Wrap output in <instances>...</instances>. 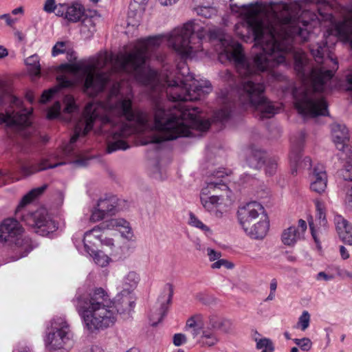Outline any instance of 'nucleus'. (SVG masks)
I'll use <instances>...</instances> for the list:
<instances>
[{
  "mask_svg": "<svg viewBox=\"0 0 352 352\" xmlns=\"http://www.w3.org/2000/svg\"><path fill=\"white\" fill-rule=\"evenodd\" d=\"M201 315H195L186 321L185 327L186 331H188L192 337H195L199 333V331L204 327L201 324Z\"/></svg>",
  "mask_w": 352,
  "mask_h": 352,
  "instance_id": "24",
  "label": "nucleus"
},
{
  "mask_svg": "<svg viewBox=\"0 0 352 352\" xmlns=\"http://www.w3.org/2000/svg\"><path fill=\"white\" fill-rule=\"evenodd\" d=\"M81 352H104L103 348L99 345L94 344L86 346Z\"/></svg>",
  "mask_w": 352,
  "mask_h": 352,
  "instance_id": "43",
  "label": "nucleus"
},
{
  "mask_svg": "<svg viewBox=\"0 0 352 352\" xmlns=\"http://www.w3.org/2000/svg\"><path fill=\"white\" fill-rule=\"evenodd\" d=\"M80 31L85 38H90L96 32L94 20L92 17L85 15L80 21Z\"/></svg>",
  "mask_w": 352,
  "mask_h": 352,
  "instance_id": "23",
  "label": "nucleus"
},
{
  "mask_svg": "<svg viewBox=\"0 0 352 352\" xmlns=\"http://www.w3.org/2000/svg\"><path fill=\"white\" fill-rule=\"evenodd\" d=\"M294 342L298 346L302 351H307L311 349L312 342L309 338H303L301 339L295 338Z\"/></svg>",
  "mask_w": 352,
  "mask_h": 352,
  "instance_id": "33",
  "label": "nucleus"
},
{
  "mask_svg": "<svg viewBox=\"0 0 352 352\" xmlns=\"http://www.w3.org/2000/svg\"><path fill=\"white\" fill-rule=\"evenodd\" d=\"M52 157H57L56 155H52L47 158H43L36 164H23L21 166V171L25 176H30L36 173L47 170L48 168H54L58 166L66 164L65 162H60L52 164L50 160Z\"/></svg>",
  "mask_w": 352,
  "mask_h": 352,
  "instance_id": "14",
  "label": "nucleus"
},
{
  "mask_svg": "<svg viewBox=\"0 0 352 352\" xmlns=\"http://www.w3.org/2000/svg\"><path fill=\"white\" fill-rule=\"evenodd\" d=\"M58 9L56 15L63 17L72 23L80 21L85 15L84 6L78 2L72 4H59Z\"/></svg>",
  "mask_w": 352,
  "mask_h": 352,
  "instance_id": "11",
  "label": "nucleus"
},
{
  "mask_svg": "<svg viewBox=\"0 0 352 352\" xmlns=\"http://www.w3.org/2000/svg\"><path fill=\"white\" fill-rule=\"evenodd\" d=\"M148 0H133V3H137L140 6L145 5Z\"/></svg>",
  "mask_w": 352,
  "mask_h": 352,
  "instance_id": "61",
  "label": "nucleus"
},
{
  "mask_svg": "<svg viewBox=\"0 0 352 352\" xmlns=\"http://www.w3.org/2000/svg\"><path fill=\"white\" fill-rule=\"evenodd\" d=\"M104 230L107 229L103 228V223H102L84 234L82 242L87 254H91L95 252V249L98 248L100 237L102 236V231Z\"/></svg>",
  "mask_w": 352,
  "mask_h": 352,
  "instance_id": "15",
  "label": "nucleus"
},
{
  "mask_svg": "<svg viewBox=\"0 0 352 352\" xmlns=\"http://www.w3.org/2000/svg\"><path fill=\"white\" fill-rule=\"evenodd\" d=\"M222 74H223V76H222V78H223L225 80H232L233 75L230 71L226 70L225 72H222Z\"/></svg>",
  "mask_w": 352,
  "mask_h": 352,
  "instance_id": "53",
  "label": "nucleus"
},
{
  "mask_svg": "<svg viewBox=\"0 0 352 352\" xmlns=\"http://www.w3.org/2000/svg\"><path fill=\"white\" fill-rule=\"evenodd\" d=\"M12 102L16 106H19L21 104L20 100L15 96L12 97Z\"/></svg>",
  "mask_w": 352,
  "mask_h": 352,
  "instance_id": "59",
  "label": "nucleus"
},
{
  "mask_svg": "<svg viewBox=\"0 0 352 352\" xmlns=\"http://www.w3.org/2000/svg\"><path fill=\"white\" fill-rule=\"evenodd\" d=\"M103 228L107 230L116 228L119 230L123 237L128 240H131L133 237L129 223L123 219H111L103 222Z\"/></svg>",
  "mask_w": 352,
  "mask_h": 352,
  "instance_id": "17",
  "label": "nucleus"
},
{
  "mask_svg": "<svg viewBox=\"0 0 352 352\" xmlns=\"http://www.w3.org/2000/svg\"><path fill=\"white\" fill-rule=\"evenodd\" d=\"M118 298V302H113L103 289L97 288L87 295L77 294L72 302L84 328L94 333L113 326L118 314L129 313L134 308L135 299L131 293L122 292Z\"/></svg>",
  "mask_w": 352,
  "mask_h": 352,
  "instance_id": "2",
  "label": "nucleus"
},
{
  "mask_svg": "<svg viewBox=\"0 0 352 352\" xmlns=\"http://www.w3.org/2000/svg\"><path fill=\"white\" fill-rule=\"evenodd\" d=\"M0 19H4L9 26H12L16 21V19H12L9 14L0 15Z\"/></svg>",
  "mask_w": 352,
  "mask_h": 352,
  "instance_id": "48",
  "label": "nucleus"
},
{
  "mask_svg": "<svg viewBox=\"0 0 352 352\" xmlns=\"http://www.w3.org/2000/svg\"><path fill=\"white\" fill-rule=\"evenodd\" d=\"M331 135L337 149L344 155L345 163L342 169V176L345 180L352 181V146H349V130L344 124L333 123L331 126Z\"/></svg>",
  "mask_w": 352,
  "mask_h": 352,
  "instance_id": "7",
  "label": "nucleus"
},
{
  "mask_svg": "<svg viewBox=\"0 0 352 352\" xmlns=\"http://www.w3.org/2000/svg\"><path fill=\"white\" fill-rule=\"evenodd\" d=\"M277 169V161L274 158H270L267 161L265 172L269 175H273Z\"/></svg>",
  "mask_w": 352,
  "mask_h": 352,
  "instance_id": "35",
  "label": "nucleus"
},
{
  "mask_svg": "<svg viewBox=\"0 0 352 352\" xmlns=\"http://www.w3.org/2000/svg\"><path fill=\"white\" fill-rule=\"evenodd\" d=\"M301 146H293L290 154L289 161L292 166L295 167V171H297V168H310L311 166V160L309 157H305L303 160H301Z\"/></svg>",
  "mask_w": 352,
  "mask_h": 352,
  "instance_id": "18",
  "label": "nucleus"
},
{
  "mask_svg": "<svg viewBox=\"0 0 352 352\" xmlns=\"http://www.w3.org/2000/svg\"><path fill=\"white\" fill-rule=\"evenodd\" d=\"M301 239V232H298L296 226H290L284 230L281 236L282 242L288 246L294 245Z\"/></svg>",
  "mask_w": 352,
  "mask_h": 352,
  "instance_id": "21",
  "label": "nucleus"
},
{
  "mask_svg": "<svg viewBox=\"0 0 352 352\" xmlns=\"http://www.w3.org/2000/svg\"><path fill=\"white\" fill-rule=\"evenodd\" d=\"M237 217L244 232L252 239H263L270 223L265 208L258 202L251 201L239 208Z\"/></svg>",
  "mask_w": 352,
  "mask_h": 352,
  "instance_id": "4",
  "label": "nucleus"
},
{
  "mask_svg": "<svg viewBox=\"0 0 352 352\" xmlns=\"http://www.w3.org/2000/svg\"><path fill=\"white\" fill-rule=\"evenodd\" d=\"M58 6L56 4L55 0H46L43 6V10L47 13L57 12Z\"/></svg>",
  "mask_w": 352,
  "mask_h": 352,
  "instance_id": "38",
  "label": "nucleus"
},
{
  "mask_svg": "<svg viewBox=\"0 0 352 352\" xmlns=\"http://www.w3.org/2000/svg\"><path fill=\"white\" fill-rule=\"evenodd\" d=\"M223 265L229 267V266L228 265V261L226 260L219 259L217 261L212 263L211 267L212 269H219Z\"/></svg>",
  "mask_w": 352,
  "mask_h": 352,
  "instance_id": "49",
  "label": "nucleus"
},
{
  "mask_svg": "<svg viewBox=\"0 0 352 352\" xmlns=\"http://www.w3.org/2000/svg\"><path fill=\"white\" fill-rule=\"evenodd\" d=\"M133 14V12L131 11V12H129L128 13V18H129V21H128V23L129 24H132V25H136L137 23H133V21L131 20V14Z\"/></svg>",
  "mask_w": 352,
  "mask_h": 352,
  "instance_id": "64",
  "label": "nucleus"
},
{
  "mask_svg": "<svg viewBox=\"0 0 352 352\" xmlns=\"http://www.w3.org/2000/svg\"><path fill=\"white\" fill-rule=\"evenodd\" d=\"M334 223L340 239L345 243L352 245V226L341 215H336Z\"/></svg>",
  "mask_w": 352,
  "mask_h": 352,
  "instance_id": "16",
  "label": "nucleus"
},
{
  "mask_svg": "<svg viewBox=\"0 0 352 352\" xmlns=\"http://www.w3.org/2000/svg\"><path fill=\"white\" fill-rule=\"evenodd\" d=\"M310 322V315L307 311H304L298 318V326L302 331L306 330Z\"/></svg>",
  "mask_w": 352,
  "mask_h": 352,
  "instance_id": "32",
  "label": "nucleus"
},
{
  "mask_svg": "<svg viewBox=\"0 0 352 352\" xmlns=\"http://www.w3.org/2000/svg\"><path fill=\"white\" fill-rule=\"evenodd\" d=\"M275 297V292H270L269 296L267 297L266 300H272Z\"/></svg>",
  "mask_w": 352,
  "mask_h": 352,
  "instance_id": "63",
  "label": "nucleus"
},
{
  "mask_svg": "<svg viewBox=\"0 0 352 352\" xmlns=\"http://www.w3.org/2000/svg\"><path fill=\"white\" fill-rule=\"evenodd\" d=\"M316 208H317V211H318L317 215L320 220V223L324 225L326 223L325 214H324V212L322 211V209L321 208V205L319 202L316 203Z\"/></svg>",
  "mask_w": 352,
  "mask_h": 352,
  "instance_id": "45",
  "label": "nucleus"
},
{
  "mask_svg": "<svg viewBox=\"0 0 352 352\" xmlns=\"http://www.w3.org/2000/svg\"><path fill=\"white\" fill-rule=\"evenodd\" d=\"M26 99L30 102L32 103L34 101V96L32 92H28L25 96Z\"/></svg>",
  "mask_w": 352,
  "mask_h": 352,
  "instance_id": "57",
  "label": "nucleus"
},
{
  "mask_svg": "<svg viewBox=\"0 0 352 352\" xmlns=\"http://www.w3.org/2000/svg\"><path fill=\"white\" fill-rule=\"evenodd\" d=\"M296 228L298 229V232H301V236L303 238L304 233L307 229L306 222L302 219H300L298 221V226L296 227Z\"/></svg>",
  "mask_w": 352,
  "mask_h": 352,
  "instance_id": "50",
  "label": "nucleus"
},
{
  "mask_svg": "<svg viewBox=\"0 0 352 352\" xmlns=\"http://www.w3.org/2000/svg\"><path fill=\"white\" fill-rule=\"evenodd\" d=\"M346 89L352 92V71L346 76Z\"/></svg>",
  "mask_w": 352,
  "mask_h": 352,
  "instance_id": "51",
  "label": "nucleus"
},
{
  "mask_svg": "<svg viewBox=\"0 0 352 352\" xmlns=\"http://www.w3.org/2000/svg\"><path fill=\"white\" fill-rule=\"evenodd\" d=\"M32 109H24L19 111H7L0 113V124L5 123L6 126L19 129L31 124Z\"/></svg>",
  "mask_w": 352,
  "mask_h": 352,
  "instance_id": "10",
  "label": "nucleus"
},
{
  "mask_svg": "<svg viewBox=\"0 0 352 352\" xmlns=\"http://www.w3.org/2000/svg\"><path fill=\"white\" fill-rule=\"evenodd\" d=\"M8 55V52L6 47L0 45V59L3 58Z\"/></svg>",
  "mask_w": 352,
  "mask_h": 352,
  "instance_id": "54",
  "label": "nucleus"
},
{
  "mask_svg": "<svg viewBox=\"0 0 352 352\" xmlns=\"http://www.w3.org/2000/svg\"><path fill=\"white\" fill-rule=\"evenodd\" d=\"M309 226H310V229L311 230V234L313 236V238L314 239V241H316V243H318V238L316 235V233H315V231L314 230V227L312 226V223H309Z\"/></svg>",
  "mask_w": 352,
  "mask_h": 352,
  "instance_id": "58",
  "label": "nucleus"
},
{
  "mask_svg": "<svg viewBox=\"0 0 352 352\" xmlns=\"http://www.w3.org/2000/svg\"><path fill=\"white\" fill-rule=\"evenodd\" d=\"M277 287V282L276 279H272L270 283V292H275Z\"/></svg>",
  "mask_w": 352,
  "mask_h": 352,
  "instance_id": "55",
  "label": "nucleus"
},
{
  "mask_svg": "<svg viewBox=\"0 0 352 352\" xmlns=\"http://www.w3.org/2000/svg\"><path fill=\"white\" fill-rule=\"evenodd\" d=\"M336 277V274L331 273L329 270L320 272L317 274L316 279L317 280H323L324 281H331L333 280Z\"/></svg>",
  "mask_w": 352,
  "mask_h": 352,
  "instance_id": "36",
  "label": "nucleus"
},
{
  "mask_svg": "<svg viewBox=\"0 0 352 352\" xmlns=\"http://www.w3.org/2000/svg\"><path fill=\"white\" fill-rule=\"evenodd\" d=\"M187 342V337L185 334L179 333L173 336V343L176 346H182Z\"/></svg>",
  "mask_w": 352,
  "mask_h": 352,
  "instance_id": "37",
  "label": "nucleus"
},
{
  "mask_svg": "<svg viewBox=\"0 0 352 352\" xmlns=\"http://www.w3.org/2000/svg\"><path fill=\"white\" fill-rule=\"evenodd\" d=\"M89 255L93 257L96 264L100 267H105L109 264L110 260L109 257L102 251H98L97 249H95V252Z\"/></svg>",
  "mask_w": 352,
  "mask_h": 352,
  "instance_id": "30",
  "label": "nucleus"
},
{
  "mask_svg": "<svg viewBox=\"0 0 352 352\" xmlns=\"http://www.w3.org/2000/svg\"><path fill=\"white\" fill-rule=\"evenodd\" d=\"M106 216L107 215H105L98 207H96V208L93 210L91 214L90 221L92 222H97L105 218Z\"/></svg>",
  "mask_w": 352,
  "mask_h": 352,
  "instance_id": "39",
  "label": "nucleus"
},
{
  "mask_svg": "<svg viewBox=\"0 0 352 352\" xmlns=\"http://www.w3.org/2000/svg\"><path fill=\"white\" fill-rule=\"evenodd\" d=\"M23 228L14 219H7L0 226V241L14 243V251L19 254L15 260L27 256L33 249L30 238L21 236Z\"/></svg>",
  "mask_w": 352,
  "mask_h": 352,
  "instance_id": "6",
  "label": "nucleus"
},
{
  "mask_svg": "<svg viewBox=\"0 0 352 352\" xmlns=\"http://www.w3.org/2000/svg\"><path fill=\"white\" fill-rule=\"evenodd\" d=\"M60 107L59 102H55L52 107L49 109L47 118L48 119H54L58 118L60 116Z\"/></svg>",
  "mask_w": 352,
  "mask_h": 352,
  "instance_id": "34",
  "label": "nucleus"
},
{
  "mask_svg": "<svg viewBox=\"0 0 352 352\" xmlns=\"http://www.w3.org/2000/svg\"><path fill=\"white\" fill-rule=\"evenodd\" d=\"M46 188L47 185H43L31 190L23 196L15 212L16 217L21 218L36 234L43 236L56 230L58 227L56 222L50 218L44 208H40L34 212H25L24 207L41 195Z\"/></svg>",
  "mask_w": 352,
  "mask_h": 352,
  "instance_id": "3",
  "label": "nucleus"
},
{
  "mask_svg": "<svg viewBox=\"0 0 352 352\" xmlns=\"http://www.w3.org/2000/svg\"><path fill=\"white\" fill-rule=\"evenodd\" d=\"M47 331L45 339L47 352H68L73 333L67 320L62 316L54 317Z\"/></svg>",
  "mask_w": 352,
  "mask_h": 352,
  "instance_id": "5",
  "label": "nucleus"
},
{
  "mask_svg": "<svg viewBox=\"0 0 352 352\" xmlns=\"http://www.w3.org/2000/svg\"><path fill=\"white\" fill-rule=\"evenodd\" d=\"M248 155L247 162L250 167L258 169L264 164L265 153L263 151L251 147L248 150Z\"/></svg>",
  "mask_w": 352,
  "mask_h": 352,
  "instance_id": "19",
  "label": "nucleus"
},
{
  "mask_svg": "<svg viewBox=\"0 0 352 352\" xmlns=\"http://www.w3.org/2000/svg\"><path fill=\"white\" fill-rule=\"evenodd\" d=\"M197 14L206 19L212 18L217 15V10L211 6H199L195 9Z\"/></svg>",
  "mask_w": 352,
  "mask_h": 352,
  "instance_id": "29",
  "label": "nucleus"
},
{
  "mask_svg": "<svg viewBox=\"0 0 352 352\" xmlns=\"http://www.w3.org/2000/svg\"><path fill=\"white\" fill-rule=\"evenodd\" d=\"M65 42H58L52 48V56H56L59 54H63L65 52Z\"/></svg>",
  "mask_w": 352,
  "mask_h": 352,
  "instance_id": "40",
  "label": "nucleus"
},
{
  "mask_svg": "<svg viewBox=\"0 0 352 352\" xmlns=\"http://www.w3.org/2000/svg\"><path fill=\"white\" fill-rule=\"evenodd\" d=\"M140 280V276L135 272H129L122 280L124 293H131L138 286Z\"/></svg>",
  "mask_w": 352,
  "mask_h": 352,
  "instance_id": "22",
  "label": "nucleus"
},
{
  "mask_svg": "<svg viewBox=\"0 0 352 352\" xmlns=\"http://www.w3.org/2000/svg\"><path fill=\"white\" fill-rule=\"evenodd\" d=\"M217 189H221L226 191V196L228 197H230V191L229 190L227 185L223 183L210 182L208 184L207 188L202 190L200 199L202 206L206 210L211 213H214L217 217H221L222 212L218 210V208L221 204L223 195H212L210 197L207 196L210 190L215 191Z\"/></svg>",
  "mask_w": 352,
  "mask_h": 352,
  "instance_id": "8",
  "label": "nucleus"
},
{
  "mask_svg": "<svg viewBox=\"0 0 352 352\" xmlns=\"http://www.w3.org/2000/svg\"><path fill=\"white\" fill-rule=\"evenodd\" d=\"M173 296V287L171 284L167 283L164 287L162 294L157 299V304L159 307L153 311L150 316V321L153 326L157 325L166 314Z\"/></svg>",
  "mask_w": 352,
  "mask_h": 352,
  "instance_id": "9",
  "label": "nucleus"
},
{
  "mask_svg": "<svg viewBox=\"0 0 352 352\" xmlns=\"http://www.w3.org/2000/svg\"><path fill=\"white\" fill-rule=\"evenodd\" d=\"M102 236L100 237L99 243L106 245L111 248L114 245L113 240L111 238H108L104 236V232H102Z\"/></svg>",
  "mask_w": 352,
  "mask_h": 352,
  "instance_id": "42",
  "label": "nucleus"
},
{
  "mask_svg": "<svg viewBox=\"0 0 352 352\" xmlns=\"http://www.w3.org/2000/svg\"><path fill=\"white\" fill-rule=\"evenodd\" d=\"M316 3L318 12H302L300 17L289 10L279 13L278 6L253 4V38L259 52L253 55V109L261 118L278 112L264 95L265 86L260 74L285 63L292 53L294 68L303 87L294 91V103L304 118L329 114L327 104L320 93L330 88L338 61L331 52L338 37L347 40L352 49V5L343 9V19L333 16V1L298 0L300 6Z\"/></svg>",
  "mask_w": 352,
  "mask_h": 352,
  "instance_id": "1",
  "label": "nucleus"
},
{
  "mask_svg": "<svg viewBox=\"0 0 352 352\" xmlns=\"http://www.w3.org/2000/svg\"><path fill=\"white\" fill-rule=\"evenodd\" d=\"M25 63L28 67L30 74L35 77H38L41 74V65L39 63V58L37 54L32 55L28 57Z\"/></svg>",
  "mask_w": 352,
  "mask_h": 352,
  "instance_id": "25",
  "label": "nucleus"
},
{
  "mask_svg": "<svg viewBox=\"0 0 352 352\" xmlns=\"http://www.w3.org/2000/svg\"><path fill=\"white\" fill-rule=\"evenodd\" d=\"M196 340V343L202 348H210L217 345L220 339L217 332L213 327L210 326L208 322L207 326H204L195 337H192Z\"/></svg>",
  "mask_w": 352,
  "mask_h": 352,
  "instance_id": "12",
  "label": "nucleus"
},
{
  "mask_svg": "<svg viewBox=\"0 0 352 352\" xmlns=\"http://www.w3.org/2000/svg\"><path fill=\"white\" fill-rule=\"evenodd\" d=\"M63 102L65 104L64 113L70 115L78 112V106L76 104L74 98L72 96L66 95L64 98Z\"/></svg>",
  "mask_w": 352,
  "mask_h": 352,
  "instance_id": "28",
  "label": "nucleus"
},
{
  "mask_svg": "<svg viewBox=\"0 0 352 352\" xmlns=\"http://www.w3.org/2000/svg\"><path fill=\"white\" fill-rule=\"evenodd\" d=\"M310 188L318 194L325 191L327 186V175L324 166L316 164L310 175Z\"/></svg>",
  "mask_w": 352,
  "mask_h": 352,
  "instance_id": "13",
  "label": "nucleus"
},
{
  "mask_svg": "<svg viewBox=\"0 0 352 352\" xmlns=\"http://www.w3.org/2000/svg\"><path fill=\"white\" fill-rule=\"evenodd\" d=\"M344 203L347 206L352 208V185L346 191Z\"/></svg>",
  "mask_w": 352,
  "mask_h": 352,
  "instance_id": "44",
  "label": "nucleus"
},
{
  "mask_svg": "<svg viewBox=\"0 0 352 352\" xmlns=\"http://www.w3.org/2000/svg\"><path fill=\"white\" fill-rule=\"evenodd\" d=\"M188 223L190 226L201 230L206 236L209 237L212 234V230L192 212H190L189 214Z\"/></svg>",
  "mask_w": 352,
  "mask_h": 352,
  "instance_id": "26",
  "label": "nucleus"
},
{
  "mask_svg": "<svg viewBox=\"0 0 352 352\" xmlns=\"http://www.w3.org/2000/svg\"><path fill=\"white\" fill-rule=\"evenodd\" d=\"M15 36L18 38V39L19 41H23V38H24V35L23 34V33L21 32H19V31H16L15 33H14Z\"/></svg>",
  "mask_w": 352,
  "mask_h": 352,
  "instance_id": "60",
  "label": "nucleus"
},
{
  "mask_svg": "<svg viewBox=\"0 0 352 352\" xmlns=\"http://www.w3.org/2000/svg\"><path fill=\"white\" fill-rule=\"evenodd\" d=\"M210 326L213 327L216 332L221 331L224 333H228L232 330V322L227 318H219L217 316H210L208 318Z\"/></svg>",
  "mask_w": 352,
  "mask_h": 352,
  "instance_id": "20",
  "label": "nucleus"
},
{
  "mask_svg": "<svg viewBox=\"0 0 352 352\" xmlns=\"http://www.w3.org/2000/svg\"><path fill=\"white\" fill-rule=\"evenodd\" d=\"M256 347L262 350L261 352H273L274 349L272 342L268 338H262L258 340Z\"/></svg>",
  "mask_w": 352,
  "mask_h": 352,
  "instance_id": "31",
  "label": "nucleus"
},
{
  "mask_svg": "<svg viewBox=\"0 0 352 352\" xmlns=\"http://www.w3.org/2000/svg\"><path fill=\"white\" fill-rule=\"evenodd\" d=\"M340 253L343 259H347L349 257V254L347 250L342 245L340 247Z\"/></svg>",
  "mask_w": 352,
  "mask_h": 352,
  "instance_id": "52",
  "label": "nucleus"
},
{
  "mask_svg": "<svg viewBox=\"0 0 352 352\" xmlns=\"http://www.w3.org/2000/svg\"><path fill=\"white\" fill-rule=\"evenodd\" d=\"M12 13L14 15L18 14H23V7L16 8L12 11Z\"/></svg>",
  "mask_w": 352,
  "mask_h": 352,
  "instance_id": "56",
  "label": "nucleus"
},
{
  "mask_svg": "<svg viewBox=\"0 0 352 352\" xmlns=\"http://www.w3.org/2000/svg\"><path fill=\"white\" fill-rule=\"evenodd\" d=\"M230 115V111L228 109H220L216 113V118L220 120H225L229 118Z\"/></svg>",
  "mask_w": 352,
  "mask_h": 352,
  "instance_id": "41",
  "label": "nucleus"
},
{
  "mask_svg": "<svg viewBox=\"0 0 352 352\" xmlns=\"http://www.w3.org/2000/svg\"><path fill=\"white\" fill-rule=\"evenodd\" d=\"M13 352H31L30 349L28 347H22L20 349L14 350Z\"/></svg>",
  "mask_w": 352,
  "mask_h": 352,
  "instance_id": "62",
  "label": "nucleus"
},
{
  "mask_svg": "<svg viewBox=\"0 0 352 352\" xmlns=\"http://www.w3.org/2000/svg\"><path fill=\"white\" fill-rule=\"evenodd\" d=\"M114 199H101L98 201L97 207L107 216L113 214L116 209Z\"/></svg>",
  "mask_w": 352,
  "mask_h": 352,
  "instance_id": "27",
  "label": "nucleus"
},
{
  "mask_svg": "<svg viewBox=\"0 0 352 352\" xmlns=\"http://www.w3.org/2000/svg\"><path fill=\"white\" fill-rule=\"evenodd\" d=\"M208 255L210 261H211L219 259L221 257V253L219 252H217L210 248L208 249Z\"/></svg>",
  "mask_w": 352,
  "mask_h": 352,
  "instance_id": "47",
  "label": "nucleus"
},
{
  "mask_svg": "<svg viewBox=\"0 0 352 352\" xmlns=\"http://www.w3.org/2000/svg\"><path fill=\"white\" fill-rule=\"evenodd\" d=\"M195 298L199 301L201 302L204 304H208L210 302V297L208 295L203 292L197 293L195 295Z\"/></svg>",
  "mask_w": 352,
  "mask_h": 352,
  "instance_id": "46",
  "label": "nucleus"
}]
</instances>
